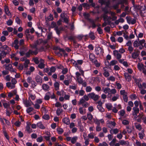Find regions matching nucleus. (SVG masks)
Listing matches in <instances>:
<instances>
[{"instance_id":"obj_32","label":"nucleus","mask_w":146,"mask_h":146,"mask_svg":"<svg viewBox=\"0 0 146 146\" xmlns=\"http://www.w3.org/2000/svg\"><path fill=\"white\" fill-rule=\"evenodd\" d=\"M105 105L107 108L108 110H111L112 107V104L110 103H106L105 104Z\"/></svg>"},{"instance_id":"obj_4","label":"nucleus","mask_w":146,"mask_h":146,"mask_svg":"<svg viewBox=\"0 0 146 146\" xmlns=\"http://www.w3.org/2000/svg\"><path fill=\"white\" fill-rule=\"evenodd\" d=\"M89 97L93 99L94 101H97L99 98L98 95L96 94L94 92H92L88 94Z\"/></svg>"},{"instance_id":"obj_36","label":"nucleus","mask_w":146,"mask_h":146,"mask_svg":"<svg viewBox=\"0 0 146 146\" xmlns=\"http://www.w3.org/2000/svg\"><path fill=\"white\" fill-rule=\"evenodd\" d=\"M140 12L142 14V15L143 16H145L144 14H146V9L145 6L143 7L142 8H141V10Z\"/></svg>"},{"instance_id":"obj_63","label":"nucleus","mask_w":146,"mask_h":146,"mask_svg":"<svg viewBox=\"0 0 146 146\" xmlns=\"http://www.w3.org/2000/svg\"><path fill=\"white\" fill-rule=\"evenodd\" d=\"M26 130L29 133H30L32 132V130L31 129L30 126L28 125V124H27L26 126Z\"/></svg>"},{"instance_id":"obj_13","label":"nucleus","mask_w":146,"mask_h":146,"mask_svg":"<svg viewBox=\"0 0 146 146\" xmlns=\"http://www.w3.org/2000/svg\"><path fill=\"white\" fill-rule=\"evenodd\" d=\"M4 11L6 15L8 16H11V13H10L8 7L6 5H5L4 7Z\"/></svg>"},{"instance_id":"obj_61","label":"nucleus","mask_w":146,"mask_h":146,"mask_svg":"<svg viewBox=\"0 0 146 146\" xmlns=\"http://www.w3.org/2000/svg\"><path fill=\"white\" fill-rule=\"evenodd\" d=\"M33 60L35 63L37 64H38L39 62H40V59L39 60L38 58L37 57L33 58Z\"/></svg>"},{"instance_id":"obj_5","label":"nucleus","mask_w":146,"mask_h":146,"mask_svg":"<svg viewBox=\"0 0 146 146\" xmlns=\"http://www.w3.org/2000/svg\"><path fill=\"white\" fill-rule=\"evenodd\" d=\"M23 102L24 106L26 107L31 106L32 105L34 104L31 101L27 100V99H23Z\"/></svg>"},{"instance_id":"obj_24","label":"nucleus","mask_w":146,"mask_h":146,"mask_svg":"<svg viewBox=\"0 0 146 146\" xmlns=\"http://www.w3.org/2000/svg\"><path fill=\"white\" fill-rule=\"evenodd\" d=\"M56 70V69L54 67H52L50 68V71L48 72V74L50 76L52 74V73L54 72H55Z\"/></svg>"},{"instance_id":"obj_6","label":"nucleus","mask_w":146,"mask_h":146,"mask_svg":"<svg viewBox=\"0 0 146 146\" xmlns=\"http://www.w3.org/2000/svg\"><path fill=\"white\" fill-rule=\"evenodd\" d=\"M28 99L30 101L34 100L36 98V96L33 93L31 90L29 91L28 92Z\"/></svg>"},{"instance_id":"obj_38","label":"nucleus","mask_w":146,"mask_h":146,"mask_svg":"<svg viewBox=\"0 0 146 146\" xmlns=\"http://www.w3.org/2000/svg\"><path fill=\"white\" fill-rule=\"evenodd\" d=\"M93 63H94L96 66L97 67H99L101 65V64L98 62L96 59L94 60Z\"/></svg>"},{"instance_id":"obj_12","label":"nucleus","mask_w":146,"mask_h":146,"mask_svg":"<svg viewBox=\"0 0 146 146\" xmlns=\"http://www.w3.org/2000/svg\"><path fill=\"white\" fill-rule=\"evenodd\" d=\"M40 62L38 66V67L41 69L44 68L45 66L44 60L42 59H40Z\"/></svg>"},{"instance_id":"obj_27","label":"nucleus","mask_w":146,"mask_h":146,"mask_svg":"<svg viewBox=\"0 0 146 146\" xmlns=\"http://www.w3.org/2000/svg\"><path fill=\"white\" fill-rule=\"evenodd\" d=\"M54 85L55 89L56 90H58L59 89L60 84L58 82H56L54 83Z\"/></svg>"},{"instance_id":"obj_40","label":"nucleus","mask_w":146,"mask_h":146,"mask_svg":"<svg viewBox=\"0 0 146 146\" xmlns=\"http://www.w3.org/2000/svg\"><path fill=\"white\" fill-rule=\"evenodd\" d=\"M135 127L136 129L139 131H140L142 129L141 125L139 124L136 123L135 124Z\"/></svg>"},{"instance_id":"obj_59","label":"nucleus","mask_w":146,"mask_h":146,"mask_svg":"<svg viewBox=\"0 0 146 146\" xmlns=\"http://www.w3.org/2000/svg\"><path fill=\"white\" fill-rule=\"evenodd\" d=\"M22 82L23 83V85L26 88H28L29 86V85L25 81L23 80Z\"/></svg>"},{"instance_id":"obj_62","label":"nucleus","mask_w":146,"mask_h":146,"mask_svg":"<svg viewBox=\"0 0 146 146\" xmlns=\"http://www.w3.org/2000/svg\"><path fill=\"white\" fill-rule=\"evenodd\" d=\"M15 21L18 24H20L21 23V20L19 17H17L15 19Z\"/></svg>"},{"instance_id":"obj_58","label":"nucleus","mask_w":146,"mask_h":146,"mask_svg":"<svg viewBox=\"0 0 146 146\" xmlns=\"http://www.w3.org/2000/svg\"><path fill=\"white\" fill-rule=\"evenodd\" d=\"M64 20V22L68 24L69 22V16H66V17L62 19Z\"/></svg>"},{"instance_id":"obj_2","label":"nucleus","mask_w":146,"mask_h":146,"mask_svg":"<svg viewBox=\"0 0 146 146\" xmlns=\"http://www.w3.org/2000/svg\"><path fill=\"white\" fill-rule=\"evenodd\" d=\"M78 105H81L83 107L85 108L88 107L89 106V104L84 100L82 98H80L78 103Z\"/></svg>"},{"instance_id":"obj_52","label":"nucleus","mask_w":146,"mask_h":146,"mask_svg":"<svg viewBox=\"0 0 146 146\" xmlns=\"http://www.w3.org/2000/svg\"><path fill=\"white\" fill-rule=\"evenodd\" d=\"M66 16H68L66 13H65V11H63L62 13L60 15V17L62 19L66 17Z\"/></svg>"},{"instance_id":"obj_1","label":"nucleus","mask_w":146,"mask_h":146,"mask_svg":"<svg viewBox=\"0 0 146 146\" xmlns=\"http://www.w3.org/2000/svg\"><path fill=\"white\" fill-rule=\"evenodd\" d=\"M70 61L72 64L74 66L76 67V69L77 70H79V72H81L82 76H84V72L82 69L81 68L80 66L78 65L77 61H76L73 59L71 60H70Z\"/></svg>"},{"instance_id":"obj_26","label":"nucleus","mask_w":146,"mask_h":146,"mask_svg":"<svg viewBox=\"0 0 146 146\" xmlns=\"http://www.w3.org/2000/svg\"><path fill=\"white\" fill-rule=\"evenodd\" d=\"M102 90H103V92L106 94H109V92H110V88L107 87L106 88H102Z\"/></svg>"},{"instance_id":"obj_23","label":"nucleus","mask_w":146,"mask_h":146,"mask_svg":"<svg viewBox=\"0 0 146 146\" xmlns=\"http://www.w3.org/2000/svg\"><path fill=\"white\" fill-rule=\"evenodd\" d=\"M36 125L38 127L41 129H44L45 128V127L41 122L38 123L36 124Z\"/></svg>"},{"instance_id":"obj_3","label":"nucleus","mask_w":146,"mask_h":146,"mask_svg":"<svg viewBox=\"0 0 146 146\" xmlns=\"http://www.w3.org/2000/svg\"><path fill=\"white\" fill-rule=\"evenodd\" d=\"M145 66L142 64L138 63L137 65V68L141 71H142L143 73L145 75H146V69Z\"/></svg>"},{"instance_id":"obj_33","label":"nucleus","mask_w":146,"mask_h":146,"mask_svg":"<svg viewBox=\"0 0 146 146\" xmlns=\"http://www.w3.org/2000/svg\"><path fill=\"white\" fill-rule=\"evenodd\" d=\"M63 112V110L60 108H58L56 110V115H60Z\"/></svg>"},{"instance_id":"obj_7","label":"nucleus","mask_w":146,"mask_h":146,"mask_svg":"<svg viewBox=\"0 0 146 146\" xmlns=\"http://www.w3.org/2000/svg\"><path fill=\"white\" fill-rule=\"evenodd\" d=\"M96 54L97 55L102 54L104 53L103 49L99 46H97L95 49Z\"/></svg>"},{"instance_id":"obj_21","label":"nucleus","mask_w":146,"mask_h":146,"mask_svg":"<svg viewBox=\"0 0 146 146\" xmlns=\"http://www.w3.org/2000/svg\"><path fill=\"white\" fill-rule=\"evenodd\" d=\"M6 86L9 88L12 89L15 87V85L11 83L10 82H8L6 83Z\"/></svg>"},{"instance_id":"obj_11","label":"nucleus","mask_w":146,"mask_h":146,"mask_svg":"<svg viewBox=\"0 0 146 146\" xmlns=\"http://www.w3.org/2000/svg\"><path fill=\"white\" fill-rule=\"evenodd\" d=\"M37 53L38 52L37 50L33 51L31 50H30L28 52L26 53L25 55L27 57H28L30 56L31 54L36 55Z\"/></svg>"},{"instance_id":"obj_9","label":"nucleus","mask_w":146,"mask_h":146,"mask_svg":"<svg viewBox=\"0 0 146 146\" xmlns=\"http://www.w3.org/2000/svg\"><path fill=\"white\" fill-rule=\"evenodd\" d=\"M126 18L127 23L129 24H134L136 23V20L130 17H126Z\"/></svg>"},{"instance_id":"obj_43","label":"nucleus","mask_w":146,"mask_h":146,"mask_svg":"<svg viewBox=\"0 0 146 146\" xmlns=\"http://www.w3.org/2000/svg\"><path fill=\"white\" fill-rule=\"evenodd\" d=\"M141 102L140 101H135L134 102V104L135 105V107H136V108H138V106L141 103Z\"/></svg>"},{"instance_id":"obj_37","label":"nucleus","mask_w":146,"mask_h":146,"mask_svg":"<svg viewBox=\"0 0 146 146\" xmlns=\"http://www.w3.org/2000/svg\"><path fill=\"white\" fill-rule=\"evenodd\" d=\"M119 143L121 145H127L128 144V142L127 141L123 140L119 141Z\"/></svg>"},{"instance_id":"obj_48","label":"nucleus","mask_w":146,"mask_h":146,"mask_svg":"<svg viewBox=\"0 0 146 146\" xmlns=\"http://www.w3.org/2000/svg\"><path fill=\"white\" fill-rule=\"evenodd\" d=\"M89 37L92 40H94L95 38L94 33L92 32H90L89 34Z\"/></svg>"},{"instance_id":"obj_10","label":"nucleus","mask_w":146,"mask_h":146,"mask_svg":"<svg viewBox=\"0 0 146 146\" xmlns=\"http://www.w3.org/2000/svg\"><path fill=\"white\" fill-rule=\"evenodd\" d=\"M113 54L117 59H120L121 57V55L116 50H115L113 51Z\"/></svg>"},{"instance_id":"obj_39","label":"nucleus","mask_w":146,"mask_h":146,"mask_svg":"<svg viewBox=\"0 0 146 146\" xmlns=\"http://www.w3.org/2000/svg\"><path fill=\"white\" fill-rule=\"evenodd\" d=\"M87 117L89 121H91L93 118V116L90 113H87Z\"/></svg>"},{"instance_id":"obj_31","label":"nucleus","mask_w":146,"mask_h":146,"mask_svg":"<svg viewBox=\"0 0 146 146\" xmlns=\"http://www.w3.org/2000/svg\"><path fill=\"white\" fill-rule=\"evenodd\" d=\"M139 56V53L137 52H135L132 53L131 57L134 59L137 58Z\"/></svg>"},{"instance_id":"obj_28","label":"nucleus","mask_w":146,"mask_h":146,"mask_svg":"<svg viewBox=\"0 0 146 146\" xmlns=\"http://www.w3.org/2000/svg\"><path fill=\"white\" fill-rule=\"evenodd\" d=\"M119 131V130L118 129L115 128L113 129H111L110 130V133L113 134H116L118 133Z\"/></svg>"},{"instance_id":"obj_42","label":"nucleus","mask_w":146,"mask_h":146,"mask_svg":"<svg viewBox=\"0 0 146 146\" xmlns=\"http://www.w3.org/2000/svg\"><path fill=\"white\" fill-rule=\"evenodd\" d=\"M57 131L58 134H61L63 133L64 130L63 129L60 127H58L57 128Z\"/></svg>"},{"instance_id":"obj_30","label":"nucleus","mask_w":146,"mask_h":146,"mask_svg":"<svg viewBox=\"0 0 146 146\" xmlns=\"http://www.w3.org/2000/svg\"><path fill=\"white\" fill-rule=\"evenodd\" d=\"M119 95L117 94L113 97L111 99V100L113 102L115 101L119 98Z\"/></svg>"},{"instance_id":"obj_25","label":"nucleus","mask_w":146,"mask_h":146,"mask_svg":"<svg viewBox=\"0 0 146 146\" xmlns=\"http://www.w3.org/2000/svg\"><path fill=\"white\" fill-rule=\"evenodd\" d=\"M63 122L66 125H69L70 123V120L68 117H65L62 119Z\"/></svg>"},{"instance_id":"obj_14","label":"nucleus","mask_w":146,"mask_h":146,"mask_svg":"<svg viewBox=\"0 0 146 146\" xmlns=\"http://www.w3.org/2000/svg\"><path fill=\"white\" fill-rule=\"evenodd\" d=\"M98 105L97 106V107L99 111L101 112L104 111V110L102 106V103L101 101H99L98 102Z\"/></svg>"},{"instance_id":"obj_57","label":"nucleus","mask_w":146,"mask_h":146,"mask_svg":"<svg viewBox=\"0 0 146 146\" xmlns=\"http://www.w3.org/2000/svg\"><path fill=\"white\" fill-rule=\"evenodd\" d=\"M108 79L112 82H114L115 80V78L113 76H111L108 78Z\"/></svg>"},{"instance_id":"obj_49","label":"nucleus","mask_w":146,"mask_h":146,"mask_svg":"<svg viewBox=\"0 0 146 146\" xmlns=\"http://www.w3.org/2000/svg\"><path fill=\"white\" fill-rule=\"evenodd\" d=\"M76 80L77 81L78 83L80 84H82L83 82V79L81 77L76 79Z\"/></svg>"},{"instance_id":"obj_45","label":"nucleus","mask_w":146,"mask_h":146,"mask_svg":"<svg viewBox=\"0 0 146 146\" xmlns=\"http://www.w3.org/2000/svg\"><path fill=\"white\" fill-rule=\"evenodd\" d=\"M85 90L86 92H89L92 91V88L90 86H88L86 87Z\"/></svg>"},{"instance_id":"obj_35","label":"nucleus","mask_w":146,"mask_h":146,"mask_svg":"<svg viewBox=\"0 0 146 146\" xmlns=\"http://www.w3.org/2000/svg\"><path fill=\"white\" fill-rule=\"evenodd\" d=\"M119 119H120L122 121V123L123 124L125 125H128L129 123V122L128 120L126 119H124L122 120L121 118H120Z\"/></svg>"},{"instance_id":"obj_18","label":"nucleus","mask_w":146,"mask_h":146,"mask_svg":"<svg viewBox=\"0 0 146 146\" xmlns=\"http://www.w3.org/2000/svg\"><path fill=\"white\" fill-rule=\"evenodd\" d=\"M138 135L139 136V137L141 139H142L145 135L144 130V129L142 130L141 131L138 133Z\"/></svg>"},{"instance_id":"obj_53","label":"nucleus","mask_w":146,"mask_h":146,"mask_svg":"<svg viewBox=\"0 0 146 146\" xmlns=\"http://www.w3.org/2000/svg\"><path fill=\"white\" fill-rule=\"evenodd\" d=\"M77 137H74L71 138V142L73 143L74 144L76 142Z\"/></svg>"},{"instance_id":"obj_51","label":"nucleus","mask_w":146,"mask_h":146,"mask_svg":"<svg viewBox=\"0 0 146 146\" xmlns=\"http://www.w3.org/2000/svg\"><path fill=\"white\" fill-rule=\"evenodd\" d=\"M118 113L119 115L121 117H123L125 113V112L124 110H121Z\"/></svg>"},{"instance_id":"obj_41","label":"nucleus","mask_w":146,"mask_h":146,"mask_svg":"<svg viewBox=\"0 0 146 146\" xmlns=\"http://www.w3.org/2000/svg\"><path fill=\"white\" fill-rule=\"evenodd\" d=\"M118 63V62L117 60H111L110 63V65L111 66H114L115 65L117 64Z\"/></svg>"},{"instance_id":"obj_15","label":"nucleus","mask_w":146,"mask_h":146,"mask_svg":"<svg viewBox=\"0 0 146 146\" xmlns=\"http://www.w3.org/2000/svg\"><path fill=\"white\" fill-rule=\"evenodd\" d=\"M104 11L106 13L105 14H104L103 15V17L104 18V19L105 21H108V19H109V18L108 16L106 14L108 13H110V12L107 10L104 9Z\"/></svg>"},{"instance_id":"obj_8","label":"nucleus","mask_w":146,"mask_h":146,"mask_svg":"<svg viewBox=\"0 0 146 146\" xmlns=\"http://www.w3.org/2000/svg\"><path fill=\"white\" fill-rule=\"evenodd\" d=\"M132 110H133V115L135 118H137V114L139 111V109L138 108L133 107Z\"/></svg>"},{"instance_id":"obj_46","label":"nucleus","mask_w":146,"mask_h":146,"mask_svg":"<svg viewBox=\"0 0 146 146\" xmlns=\"http://www.w3.org/2000/svg\"><path fill=\"white\" fill-rule=\"evenodd\" d=\"M34 110V108L33 107H29L27 109L26 111L27 113H29L31 111H32Z\"/></svg>"},{"instance_id":"obj_50","label":"nucleus","mask_w":146,"mask_h":146,"mask_svg":"<svg viewBox=\"0 0 146 146\" xmlns=\"http://www.w3.org/2000/svg\"><path fill=\"white\" fill-rule=\"evenodd\" d=\"M133 45L135 47H138L139 45V42H138L137 40L134 41L133 43Z\"/></svg>"},{"instance_id":"obj_56","label":"nucleus","mask_w":146,"mask_h":146,"mask_svg":"<svg viewBox=\"0 0 146 146\" xmlns=\"http://www.w3.org/2000/svg\"><path fill=\"white\" fill-rule=\"evenodd\" d=\"M9 48L8 46L6 45H4L2 46L1 47H0V49H1L2 50H8L7 48Z\"/></svg>"},{"instance_id":"obj_20","label":"nucleus","mask_w":146,"mask_h":146,"mask_svg":"<svg viewBox=\"0 0 146 146\" xmlns=\"http://www.w3.org/2000/svg\"><path fill=\"white\" fill-rule=\"evenodd\" d=\"M89 57L90 60L92 62H93L95 59V55L93 53H90L89 55Z\"/></svg>"},{"instance_id":"obj_29","label":"nucleus","mask_w":146,"mask_h":146,"mask_svg":"<svg viewBox=\"0 0 146 146\" xmlns=\"http://www.w3.org/2000/svg\"><path fill=\"white\" fill-rule=\"evenodd\" d=\"M30 61L29 60H26L23 64L24 67L25 68H27L29 66V63Z\"/></svg>"},{"instance_id":"obj_17","label":"nucleus","mask_w":146,"mask_h":146,"mask_svg":"<svg viewBox=\"0 0 146 146\" xmlns=\"http://www.w3.org/2000/svg\"><path fill=\"white\" fill-rule=\"evenodd\" d=\"M124 76L126 80L128 81H130L131 80V76L127 73H124Z\"/></svg>"},{"instance_id":"obj_44","label":"nucleus","mask_w":146,"mask_h":146,"mask_svg":"<svg viewBox=\"0 0 146 146\" xmlns=\"http://www.w3.org/2000/svg\"><path fill=\"white\" fill-rule=\"evenodd\" d=\"M36 80L38 82H42V80L40 76L37 75L36 77Z\"/></svg>"},{"instance_id":"obj_47","label":"nucleus","mask_w":146,"mask_h":146,"mask_svg":"<svg viewBox=\"0 0 146 146\" xmlns=\"http://www.w3.org/2000/svg\"><path fill=\"white\" fill-rule=\"evenodd\" d=\"M110 13L111 15L112 16L113 20H116L117 18V17L115 15V13L110 11Z\"/></svg>"},{"instance_id":"obj_60","label":"nucleus","mask_w":146,"mask_h":146,"mask_svg":"<svg viewBox=\"0 0 146 146\" xmlns=\"http://www.w3.org/2000/svg\"><path fill=\"white\" fill-rule=\"evenodd\" d=\"M84 93L85 91L82 89H82L79 91V95L81 96H83Z\"/></svg>"},{"instance_id":"obj_55","label":"nucleus","mask_w":146,"mask_h":146,"mask_svg":"<svg viewBox=\"0 0 146 146\" xmlns=\"http://www.w3.org/2000/svg\"><path fill=\"white\" fill-rule=\"evenodd\" d=\"M95 134L93 133H90L88 135V137L92 139L94 138Z\"/></svg>"},{"instance_id":"obj_34","label":"nucleus","mask_w":146,"mask_h":146,"mask_svg":"<svg viewBox=\"0 0 146 146\" xmlns=\"http://www.w3.org/2000/svg\"><path fill=\"white\" fill-rule=\"evenodd\" d=\"M42 88L43 90L45 91H48L49 89V86L46 84H44L42 85Z\"/></svg>"},{"instance_id":"obj_19","label":"nucleus","mask_w":146,"mask_h":146,"mask_svg":"<svg viewBox=\"0 0 146 146\" xmlns=\"http://www.w3.org/2000/svg\"><path fill=\"white\" fill-rule=\"evenodd\" d=\"M36 43L37 44H44L47 43V41L46 40L43 41L42 39H40L37 40Z\"/></svg>"},{"instance_id":"obj_54","label":"nucleus","mask_w":146,"mask_h":146,"mask_svg":"<svg viewBox=\"0 0 146 146\" xmlns=\"http://www.w3.org/2000/svg\"><path fill=\"white\" fill-rule=\"evenodd\" d=\"M12 68V66L11 64H9L5 66V69L9 71Z\"/></svg>"},{"instance_id":"obj_16","label":"nucleus","mask_w":146,"mask_h":146,"mask_svg":"<svg viewBox=\"0 0 146 146\" xmlns=\"http://www.w3.org/2000/svg\"><path fill=\"white\" fill-rule=\"evenodd\" d=\"M3 104L5 108H6V109H11L9 102H5L3 103Z\"/></svg>"},{"instance_id":"obj_22","label":"nucleus","mask_w":146,"mask_h":146,"mask_svg":"<svg viewBox=\"0 0 146 146\" xmlns=\"http://www.w3.org/2000/svg\"><path fill=\"white\" fill-rule=\"evenodd\" d=\"M51 95L50 92H48L46 93L44 97V99L45 100H48L50 98V96Z\"/></svg>"},{"instance_id":"obj_64","label":"nucleus","mask_w":146,"mask_h":146,"mask_svg":"<svg viewBox=\"0 0 146 146\" xmlns=\"http://www.w3.org/2000/svg\"><path fill=\"white\" fill-rule=\"evenodd\" d=\"M81 75H82L81 72L80 73L78 72H76L75 73L76 77V78L77 79L80 77Z\"/></svg>"}]
</instances>
